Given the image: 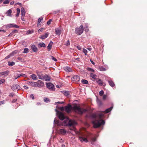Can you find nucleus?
<instances>
[{
	"instance_id": "1",
	"label": "nucleus",
	"mask_w": 147,
	"mask_h": 147,
	"mask_svg": "<svg viewBox=\"0 0 147 147\" xmlns=\"http://www.w3.org/2000/svg\"><path fill=\"white\" fill-rule=\"evenodd\" d=\"M72 109L80 115H82L83 113L87 111L86 109L81 108L79 106H78L76 104H75L72 107L71 105L68 104L65 107V111L67 113H70Z\"/></svg>"
},
{
	"instance_id": "2",
	"label": "nucleus",
	"mask_w": 147,
	"mask_h": 147,
	"mask_svg": "<svg viewBox=\"0 0 147 147\" xmlns=\"http://www.w3.org/2000/svg\"><path fill=\"white\" fill-rule=\"evenodd\" d=\"M91 117L94 119L92 123L93 127L97 128L101 125V114L100 113L98 115L96 114H92L91 115Z\"/></svg>"
},
{
	"instance_id": "3",
	"label": "nucleus",
	"mask_w": 147,
	"mask_h": 147,
	"mask_svg": "<svg viewBox=\"0 0 147 147\" xmlns=\"http://www.w3.org/2000/svg\"><path fill=\"white\" fill-rule=\"evenodd\" d=\"M113 107V106H112L111 107L109 108H108L106 109L104 111H102V130L103 129V125H104L105 123V121L102 119L103 118H105L107 116V118H108L109 116L107 115H105V114L107 113L110 112L112 109Z\"/></svg>"
},
{
	"instance_id": "4",
	"label": "nucleus",
	"mask_w": 147,
	"mask_h": 147,
	"mask_svg": "<svg viewBox=\"0 0 147 147\" xmlns=\"http://www.w3.org/2000/svg\"><path fill=\"white\" fill-rule=\"evenodd\" d=\"M84 27L83 25H81L79 28H75V33L78 35L82 34L84 31Z\"/></svg>"
},
{
	"instance_id": "5",
	"label": "nucleus",
	"mask_w": 147,
	"mask_h": 147,
	"mask_svg": "<svg viewBox=\"0 0 147 147\" xmlns=\"http://www.w3.org/2000/svg\"><path fill=\"white\" fill-rule=\"evenodd\" d=\"M77 124L76 122L74 120H69L67 125L69 126H72V128H70V129L71 130H73L74 129V126L76 125Z\"/></svg>"
},
{
	"instance_id": "6",
	"label": "nucleus",
	"mask_w": 147,
	"mask_h": 147,
	"mask_svg": "<svg viewBox=\"0 0 147 147\" xmlns=\"http://www.w3.org/2000/svg\"><path fill=\"white\" fill-rule=\"evenodd\" d=\"M6 28H19V26L15 24H9L5 26Z\"/></svg>"
},
{
	"instance_id": "7",
	"label": "nucleus",
	"mask_w": 147,
	"mask_h": 147,
	"mask_svg": "<svg viewBox=\"0 0 147 147\" xmlns=\"http://www.w3.org/2000/svg\"><path fill=\"white\" fill-rule=\"evenodd\" d=\"M47 86V88L52 90L55 89L54 85L51 82H49L46 83Z\"/></svg>"
},
{
	"instance_id": "8",
	"label": "nucleus",
	"mask_w": 147,
	"mask_h": 147,
	"mask_svg": "<svg viewBox=\"0 0 147 147\" xmlns=\"http://www.w3.org/2000/svg\"><path fill=\"white\" fill-rule=\"evenodd\" d=\"M56 111L58 113L59 117L60 120H63L65 119L64 115L62 112H59L57 109H56Z\"/></svg>"
},
{
	"instance_id": "9",
	"label": "nucleus",
	"mask_w": 147,
	"mask_h": 147,
	"mask_svg": "<svg viewBox=\"0 0 147 147\" xmlns=\"http://www.w3.org/2000/svg\"><path fill=\"white\" fill-rule=\"evenodd\" d=\"M11 89L15 91L20 90V88L19 85L14 84L12 86Z\"/></svg>"
},
{
	"instance_id": "10",
	"label": "nucleus",
	"mask_w": 147,
	"mask_h": 147,
	"mask_svg": "<svg viewBox=\"0 0 147 147\" xmlns=\"http://www.w3.org/2000/svg\"><path fill=\"white\" fill-rule=\"evenodd\" d=\"M72 80L73 81L78 82L80 80V77L78 75H74L73 76Z\"/></svg>"
},
{
	"instance_id": "11",
	"label": "nucleus",
	"mask_w": 147,
	"mask_h": 147,
	"mask_svg": "<svg viewBox=\"0 0 147 147\" xmlns=\"http://www.w3.org/2000/svg\"><path fill=\"white\" fill-rule=\"evenodd\" d=\"M107 80L110 86L112 87H114L115 86V84L111 80L110 78H109L108 79H106Z\"/></svg>"
},
{
	"instance_id": "12",
	"label": "nucleus",
	"mask_w": 147,
	"mask_h": 147,
	"mask_svg": "<svg viewBox=\"0 0 147 147\" xmlns=\"http://www.w3.org/2000/svg\"><path fill=\"white\" fill-rule=\"evenodd\" d=\"M37 82V86L39 87H42L44 86V83L40 80L38 81Z\"/></svg>"
},
{
	"instance_id": "13",
	"label": "nucleus",
	"mask_w": 147,
	"mask_h": 147,
	"mask_svg": "<svg viewBox=\"0 0 147 147\" xmlns=\"http://www.w3.org/2000/svg\"><path fill=\"white\" fill-rule=\"evenodd\" d=\"M25 11L24 9V8L23 7H22L21 8V14L22 15V20L23 21H24V20H22V18L24 17L25 14Z\"/></svg>"
},
{
	"instance_id": "14",
	"label": "nucleus",
	"mask_w": 147,
	"mask_h": 147,
	"mask_svg": "<svg viewBox=\"0 0 147 147\" xmlns=\"http://www.w3.org/2000/svg\"><path fill=\"white\" fill-rule=\"evenodd\" d=\"M36 74L37 76H38V78L39 79L44 80V76H43V74L39 72H37Z\"/></svg>"
},
{
	"instance_id": "15",
	"label": "nucleus",
	"mask_w": 147,
	"mask_h": 147,
	"mask_svg": "<svg viewBox=\"0 0 147 147\" xmlns=\"http://www.w3.org/2000/svg\"><path fill=\"white\" fill-rule=\"evenodd\" d=\"M43 18L40 17L39 18L38 20V24H37V26L38 27H40L41 26V24L40 22L42 21L43 20Z\"/></svg>"
},
{
	"instance_id": "16",
	"label": "nucleus",
	"mask_w": 147,
	"mask_h": 147,
	"mask_svg": "<svg viewBox=\"0 0 147 147\" xmlns=\"http://www.w3.org/2000/svg\"><path fill=\"white\" fill-rule=\"evenodd\" d=\"M9 72V71H8L1 72L0 73V76H6L8 74Z\"/></svg>"
},
{
	"instance_id": "17",
	"label": "nucleus",
	"mask_w": 147,
	"mask_h": 147,
	"mask_svg": "<svg viewBox=\"0 0 147 147\" xmlns=\"http://www.w3.org/2000/svg\"><path fill=\"white\" fill-rule=\"evenodd\" d=\"M79 139L80 140L81 142H88V140L86 138H84L83 137L80 136L79 137Z\"/></svg>"
},
{
	"instance_id": "18",
	"label": "nucleus",
	"mask_w": 147,
	"mask_h": 147,
	"mask_svg": "<svg viewBox=\"0 0 147 147\" xmlns=\"http://www.w3.org/2000/svg\"><path fill=\"white\" fill-rule=\"evenodd\" d=\"M16 51L13 52L11 53L10 54L8 55L5 58V59H7L10 57H11L12 56L15 54H16Z\"/></svg>"
},
{
	"instance_id": "19",
	"label": "nucleus",
	"mask_w": 147,
	"mask_h": 147,
	"mask_svg": "<svg viewBox=\"0 0 147 147\" xmlns=\"http://www.w3.org/2000/svg\"><path fill=\"white\" fill-rule=\"evenodd\" d=\"M51 77L50 76H48V75H45L44 77V80H45V81H49L50 80Z\"/></svg>"
},
{
	"instance_id": "20",
	"label": "nucleus",
	"mask_w": 147,
	"mask_h": 147,
	"mask_svg": "<svg viewBox=\"0 0 147 147\" xmlns=\"http://www.w3.org/2000/svg\"><path fill=\"white\" fill-rule=\"evenodd\" d=\"M12 12V11L11 10V9H9L7 11L6 13V14L7 15V16L11 17V13Z\"/></svg>"
},
{
	"instance_id": "21",
	"label": "nucleus",
	"mask_w": 147,
	"mask_h": 147,
	"mask_svg": "<svg viewBox=\"0 0 147 147\" xmlns=\"http://www.w3.org/2000/svg\"><path fill=\"white\" fill-rule=\"evenodd\" d=\"M49 34V33L48 32H47L46 33L45 35H42L41 36V37H40V38L42 39H45L48 37Z\"/></svg>"
},
{
	"instance_id": "22",
	"label": "nucleus",
	"mask_w": 147,
	"mask_h": 147,
	"mask_svg": "<svg viewBox=\"0 0 147 147\" xmlns=\"http://www.w3.org/2000/svg\"><path fill=\"white\" fill-rule=\"evenodd\" d=\"M31 49L34 52H36L38 51V49L37 47L34 45H33L31 46Z\"/></svg>"
},
{
	"instance_id": "23",
	"label": "nucleus",
	"mask_w": 147,
	"mask_h": 147,
	"mask_svg": "<svg viewBox=\"0 0 147 147\" xmlns=\"http://www.w3.org/2000/svg\"><path fill=\"white\" fill-rule=\"evenodd\" d=\"M66 133V131L63 129H60L59 131V134H64Z\"/></svg>"
},
{
	"instance_id": "24",
	"label": "nucleus",
	"mask_w": 147,
	"mask_h": 147,
	"mask_svg": "<svg viewBox=\"0 0 147 147\" xmlns=\"http://www.w3.org/2000/svg\"><path fill=\"white\" fill-rule=\"evenodd\" d=\"M53 44V42L52 41H51V42H50L49 44L48 45L47 47V48L49 51H50L52 47V45Z\"/></svg>"
},
{
	"instance_id": "25",
	"label": "nucleus",
	"mask_w": 147,
	"mask_h": 147,
	"mask_svg": "<svg viewBox=\"0 0 147 147\" xmlns=\"http://www.w3.org/2000/svg\"><path fill=\"white\" fill-rule=\"evenodd\" d=\"M109 68L108 66L107 65H105L104 66H102V71H105L107 70Z\"/></svg>"
},
{
	"instance_id": "26",
	"label": "nucleus",
	"mask_w": 147,
	"mask_h": 147,
	"mask_svg": "<svg viewBox=\"0 0 147 147\" xmlns=\"http://www.w3.org/2000/svg\"><path fill=\"white\" fill-rule=\"evenodd\" d=\"M64 69L67 72H70L72 71V69L70 67L66 66L64 67Z\"/></svg>"
},
{
	"instance_id": "27",
	"label": "nucleus",
	"mask_w": 147,
	"mask_h": 147,
	"mask_svg": "<svg viewBox=\"0 0 147 147\" xmlns=\"http://www.w3.org/2000/svg\"><path fill=\"white\" fill-rule=\"evenodd\" d=\"M55 33L56 34L60 35L61 34V30L59 28H56L55 29Z\"/></svg>"
},
{
	"instance_id": "28",
	"label": "nucleus",
	"mask_w": 147,
	"mask_h": 147,
	"mask_svg": "<svg viewBox=\"0 0 147 147\" xmlns=\"http://www.w3.org/2000/svg\"><path fill=\"white\" fill-rule=\"evenodd\" d=\"M32 78L33 80H37V77L34 74H32L30 76Z\"/></svg>"
},
{
	"instance_id": "29",
	"label": "nucleus",
	"mask_w": 147,
	"mask_h": 147,
	"mask_svg": "<svg viewBox=\"0 0 147 147\" xmlns=\"http://www.w3.org/2000/svg\"><path fill=\"white\" fill-rule=\"evenodd\" d=\"M38 46L40 47H45L46 45L43 42H41L39 43Z\"/></svg>"
},
{
	"instance_id": "30",
	"label": "nucleus",
	"mask_w": 147,
	"mask_h": 147,
	"mask_svg": "<svg viewBox=\"0 0 147 147\" xmlns=\"http://www.w3.org/2000/svg\"><path fill=\"white\" fill-rule=\"evenodd\" d=\"M37 84L36 82H31L30 86L34 87L37 86Z\"/></svg>"
},
{
	"instance_id": "31",
	"label": "nucleus",
	"mask_w": 147,
	"mask_h": 147,
	"mask_svg": "<svg viewBox=\"0 0 147 147\" xmlns=\"http://www.w3.org/2000/svg\"><path fill=\"white\" fill-rule=\"evenodd\" d=\"M96 140V138H92L91 139V143L92 144H94V142Z\"/></svg>"
},
{
	"instance_id": "32",
	"label": "nucleus",
	"mask_w": 147,
	"mask_h": 147,
	"mask_svg": "<svg viewBox=\"0 0 147 147\" xmlns=\"http://www.w3.org/2000/svg\"><path fill=\"white\" fill-rule=\"evenodd\" d=\"M81 82L82 84H87L88 83V81L85 80H81Z\"/></svg>"
},
{
	"instance_id": "33",
	"label": "nucleus",
	"mask_w": 147,
	"mask_h": 147,
	"mask_svg": "<svg viewBox=\"0 0 147 147\" xmlns=\"http://www.w3.org/2000/svg\"><path fill=\"white\" fill-rule=\"evenodd\" d=\"M15 64V63L13 61L8 62V65L10 66H12Z\"/></svg>"
},
{
	"instance_id": "34",
	"label": "nucleus",
	"mask_w": 147,
	"mask_h": 147,
	"mask_svg": "<svg viewBox=\"0 0 147 147\" xmlns=\"http://www.w3.org/2000/svg\"><path fill=\"white\" fill-rule=\"evenodd\" d=\"M96 101L98 106H100L101 105V102L97 98Z\"/></svg>"
},
{
	"instance_id": "35",
	"label": "nucleus",
	"mask_w": 147,
	"mask_h": 147,
	"mask_svg": "<svg viewBox=\"0 0 147 147\" xmlns=\"http://www.w3.org/2000/svg\"><path fill=\"white\" fill-rule=\"evenodd\" d=\"M84 28L85 29V31L87 32L89 30V29L88 28V26L87 24H86Z\"/></svg>"
},
{
	"instance_id": "36",
	"label": "nucleus",
	"mask_w": 147,
	"mask_h": 147,
	"mask_svg": "<svg viewBox=\"0 0 147 147\" xmlns=\"http://www.w3.org/2000/svg\"><path fill=\"white\" fill-rule=\"evenodd\" d=\"M90 76L92 78L94 79H95L96 78V75L95 74H94L92 73H91L90 74Z\"/></svg>"
},
{
	"instance_id": "37",
	"label": "nucleus",
	"mask_w": 147,
	"mask_h": 147,
	"mask_svg": "<svg viewBox=\"0 0 147 147\" xmlns=\"http://www.w3.org/2000/svg\"><path fill=\"white\" fill-rule=\"evenodd\" d=\"M44 100L45 102H47L50 101V99L47 98H44Z\"/></svg>"
},
{
	"instance_id": "38",
	"label": "nucleus",
	"mask_w": 147,
	"mask_h": 147,
	"mask_svg": "<svg viewBox=\"0 0 147 147\" xmlns=\"http://www.w3.org/2000/svg\"><path fill=\"white\" fill-rule=\"evenodd\" d=\"M87 70L89 71L92 72H94V70L93 69L89 67L87 68Z\"/></svg>"
},
{
	"instance_id": "39",
	"label": "nucleus",
	"mask_w": 147,
	"mask_h": 147,
	"mask_svg": "<svg viewBox=\"0 0 147 147\" xmlns=\"http://www.w3.org/2000/svg\"><path fill=\"white\" fill-rule=\"evenodd\" d=\"M64 45L67 46H69L70 45L69 40H67V42L65 43V44Z\"/></svg>"
},
{
	"instance_id": "40",
	"label": "nucleus",
	"mask_w": 147,
	"mask_h": 147,
	"mask_svg": "<svg viewBox=\"0 0 147 147\" xmlns=\"http://www.w3.org/2000/svg\"><path fill=\"white\" fill-rule=\"evenodd\" d=\"M28 52V48H25L24 49V51L23 53H27Z\"/></svg>"
},
{
	"instance_id": "41",
	"label": "nucleus",
	"mask_w": 147,
	"mask_h": 147,
	"mask_svg": "<svg viewBox=\"0 0 147 147\" xmlns=\"http://www.w3.org/2000/svg\"><path fill=\"white\" fill-rule=\"evenodd\" d=\"M83 52L84 53L85 55H86L87 54V51L86 49H83Z\"/></svg>"
},
{
	"instance_id": "42",
	"label": "nucleus",
	"mask_w": 147,
	"mask_h": 147,
	"mask_svg": "<svg viewBox=\"0 0 147 147\" xmlns=\"http://www.w3.org/2000/svg\"><path fill=\"white\" fill-rule=\"evenodd\" d=\"M107 97V95H106V94L102 96L103 100H105Z\"/></svg>"
},
{
	"instance_id": "43",
	"label": "nucleus",
	"mask_w": 147,
	"mask_h": 147,
	"mask_svg": "<svg viewBox=\"0 0 147 147\" xmlns=\"http://www.w3.org/2000/svg\"><path fill=\"white\" fill-rule=\"evenodd\" d=\"M69 94V91H65L64 92V94L66 96H68Z\"/></svg>"
},
{
	"instance_id": "44",
	"label": "nucleus",
	"mask_w": 147,
	"mask_h": 147,
	"mask_svg": "<svg viewBox=\"0 0 147 147\" xmlns=\"http://www.w3.org/2000/svg\"><path fill=\"white\" fill-rule=\"evenodd\" d=\"M96 82L100 85H101V80L100 79H99L97 80Z\"/></svg>"
},
{
	"instance_id": "45",
	"label": "nucleus",
	"mask_w": 147,
	"mask_h": 147,
	"mask_svg": "<svg viewBox=\"0 0 147 147\" xmlns=\"http://www.w3.org/2000/svg\"><path fill=\"white\" fill-rule=\"evenodd\" d=\"M20 77H26L27 76L26 74H20Z\"/></svg>"
},
{
	"instance_id": "46",
	"label": "nucleus",
	"mask_w": 147,
	"mask_h": 147,
	"mask_svg": "<svg viewBox=\"0 0 147 147\" xmlns=\"http://www.w3.org/2000/svg\"><path fill=\"white\" fill-rule=\"evenodd\" d=\"M18 32V31L16 30H13L12 31V33H11L9 35V36L10 35H12V33H15L16 32Z\"/></svg>"
},
{
	"instance_id": "47",
	"label": "nucleus",
	"mask_w": 147,
	"mask_h": 147,
	"mask_svg": "<svg viewBox=\"0 0 147 147\" xmlns=\"http://www.w3.org/2000/svg\"><path fill=\"white\" fill-rule=\"evenodd\" d=\"M51 57L53 60L54 61H57V59L56 58H55L53 56H51Z\"/></svg>"
},
{
	"instance_id": "48",
	"label": "nucleus",
	"mask_w": 147,
	"mask_h": 147,
	"mask_svg": "<svg viewBox=\"0 0 147 147\" xmlns=\"http://www.w3.org/2000/svg\"><path fill=\"white\" fill-rule=\"evenodd\" d=\"M9 3V1L8 0H6L3 2V4H6Z\"/></svg>"
},
{
	"instance_id": "49",
	"label": "nucleus",
	"mask_w": 147,
	"mask_h": 147,
	"mask_svg": "<svg viewBox=\"0 0 147 147\" xmlns=\"http://www.w3.org/2000/svg\"><path fill=\"white\" fill-rule=\"evenodd\" d=\"M5 80L4 79H1L0 80V84L4 83Z\"/></svg>"
},
{
	"instance_id": "50",
	"label": "nucleus",
	"mask_w": 147,
	"mask_h": 147,
	"mask_svg": "<svg viewBox=\"0 0 147 147\" xmlns=\"http://www.w3.org/2000/svg\"><path fill=\"white\" fill-rule=\"evenodd\" d=\"M20 74H18V75L17 76H15V80L17 79V78H20Z\"/></svg>"
},
{
	"instance_id": "51",
	"label": "nucleus",
	"mask_w": 147,
	"mask_h": 147,
	"mask_svg": "<svg viewBox=\"0 0 147 147\" xmlns=\"http://www.w3.org/2000/svg\"><path fill=\"white\" fill-rule=\"evenodd\" d=\"M45 29L43 28H41L40 29H39L38 30V32H42L43 30H44Z\"/></svg>"
},
{
	"instance_id": "52",
	"label": "nucleus",
	"mask_w": 147,
	"mask_h": 147,
	"mask_svg": "<svg viewBox=\"0 0 147 147\" xmlns=\"http://www.w3.org/2000/svg\"><path fill=\"white\" fill-rule=\"evenodd\" d=\"M52 21V20L51 19H50L49 20L47 21V24L49 25L50 24H51V22Z\"/></svg>"
},
{
	"instance_id": "53",
	"label": "nucleus",
	"mask_w": 147,
	"mask_h": 147,
	"mask_svg": "<svg viewBox=\"0 0 147 147\" xmlns=\"http://www.w3.org/2000/svg\"><path fill=\"white\" fill-rule=\"evenodd\" d=\"M17 100V98H16L12 100V103L15 102H16Z\"/></svg>"
},
{
	"instance_id": "54",
	"label": "nucleus",
	"mask_w": 147,
	"mask_h": 147,
	"mask_svg": "<svg viewBox=\"0 0 147 147\" xmlns=\"http://www.w3.org/2000/svg\"><path fill=\"white\" fill-rule=\"evenodd\" d=\"M30 97L31 98H32L33 100L34 99V95L32 94H31L30 95Z\"/></svg>"
},
{
	"instance_id": "55",
	"label": "nucleus",
	"mask_w": 147,
	"mask_h": 147,
	"mask_svg": "<svg viewBox=\"0 0 147 147\" xmlns=\"http://www.w3.org/2000/svg\"><path fill=\"white\" fill-rule=\"evenodd\" d=\"M16 5H20V7H22V3H16Z\"/></svg>"
},
{
	"instance_id": "56",
	"label": "nucleus",
	"mask_w": 147,
	"mask_h": 147,
	"mask_svg": "<svg viewBox=\"0 0 147 147\" xmlns=\"http://www.w3.org/2000/svg\"><path fill=\"white\" fill-rule=\"evenodd\" d=\"M17 11V13H20V9L19 8H18L16 9Z\"/></svg>"
},
{
	"instance_id": "57",
	"label": "nucleus",
	"mask_w": 147,
	"mask_h": 147,
	"mask_svg": "<svg viewBox=\"0 0 147 147\" xmlns=\"http://www.w3.org/2000/svg\"><path fill=\"white\" fill-rule=\"evenodd\" d=\"M90 61L92 64H93L94 65V64H95L93 62V61L91 59H90Z\"/></svg>"
},
{
	"instance_id": "58",
	"label": "nucleus",
	"mask_w": 147,
	"mask_h": 147,
	"mask_svg": "<svg viewBox=\"0 0 147 147\" xmlns=\"http://www.w3.org/2000/svg\"><path fill=\"white\" fill-rule=\"evenodd\" d=\"M24 88L26 89H28V87L26 86H23Z\"/></svg>"
},
{
	"instance_id": "59",
	"label": "nucleus",
	"mask_w": 147,
	"mask_h": 147,
	"mask_svg": "<svg viewBox=\"0 0 147 147\" xmlns=\"http://www.w3.org/2000/svg\"><path fill=\"white\" fill-rule=\"evenodd\" d=\"M4 103V101H0V105H1L3 104Z\"/></svg>"
},
{
	"instance_id": "60",
	"label": "nucleus",
	"mask_w": 147,
	"mask_h": 147,
	"mask_svg": "<svg viewBox=\"0 0 147 147\" xmlns=\"http://www.w3.org/2000/svg\"><path fill=\"white\" fill-rule=\"evenodd\" d=\"M77 48L79 50H81V47L80 46H78L77 47Z\"/></svg>"
},
{
	"instance_id": "61",
	"label": "nucleus",
	"mask_w": 147,
	"mask_h": 147,
	"mask_svg": "<svg viewBox=\"0 0 147 147\" xmlns=\"http://www.w3.org/2000/svg\"><path fill=\"white\" fill-rule=\"evenodd\" d=\"M14 95V94H12V93H10V94L9 95V96H11L13 97V96Z\"/></svg>"
},
{
	"instance_id": "62",
	"label": "nucleus",
	"mask_w": 147,
	"mask_h": 147,
	"mask_svg": "<svg viewBox=\"0 0 147 147\" xmlns=\"http://www.w3.org/2000/svg\"><path fill=\"white\" fill-rule=\"evenodd\" d=\"M37 105H41V104L40 102H38L37 103Z\"/></svg>"
},
{
	"instance_id": "63",
	"label": "nucleus",
	"mask_w": 147,
	"mask_h": 147,
	"mask_svg": "<svg viewBox=\"0 0 147 147\" xmlns=\"http://www.w3.org/2000/svg\"><path fill=\"white\" fill-rule=\"evenodd\" d=\"M19 14H20V13H17L16 15V17H18L19 16Z\"/></svg>"
},
{
	"instance_id": "64",
	"label": "nucleus",
	"mask_w": 147,
	"mask_h": 147,
	"mask_svg": "<svg viewBox=\"0 0 147 147\" xmlns=\"http://www.w3.org/2000/svg\"><path fill=\"white\" fill-rule=\"evenodd\" d=\"M31 82L28 81V82L27 84H29L30 85L31 84Z\"/></svg>"
}]
</instances>
